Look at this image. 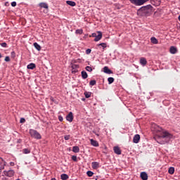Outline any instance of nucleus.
<instances>
[{"mask_svg":"<svg viewBox=\"0 0 180 180\" xmlns=\"http://www.w3.org/2000/svg\"><path fill=\"white\" fill-rule=\"evenodd\" d=\"M151 131L155 134L154 139L159 144H167L172 139V134L155 124H152Z\"/></svg>","mask_w":180,"mask_h":180,"instance_id":"f257e3e1","label":"nucleus"},{"mask_svg":"<svg viewBox=\"0 0 180 180\" xmlns=\"http://www.w3.org/2000/svg\"><path fill=\"white\" fill-rule=\"evenodd\" d=\"M29 134H30L31 137H32V139H36L37 140L41 139V135L35 129H30Z\"/></svg>","mask_w":180,"mask_h":180,"instance_id":"f03ea898","label":"nucleus"},{"mask_svg":"<svg viewBox=\"0 0 180 180\" xmlns=\"http://www.w3.org/2000/svg\"><path fill=\"white\" fill-rule=\"evenodd\" d=\"M129 2L136 6H141V5H144L146 2H148V0H129Z\"/></svg>","mask_w":180,"mask_h":180,"instance_id":"7ed1b4c3","label":"nucleus"},{"mask_svg":"<svg viewBox=\"0 0 180 180\" xmlns=\"http://www.w3.org/2000/svg\"><path fill=\"white\" fill-rule=\"evenodd\" d=\"M153 9V6L151 5H147V6H144L141 7L138 11L139 12H143V13H147V12H148V11H151Z\"/></svg>","mask_w":180,"mask_h":180,"instance_id":"20e7f679","label":"nucleus"},{"mask_svg":"<svg viewBox=\"0 0 180 180\" xmlns=\"http://www.w3.org/2000/svg\"><path fill=\"white\" fill-rule=\"evenodd\" d=\"M4 174L6 176H8L9 178H12V176H13V175H15V171H13V170H8V171L5 170L4 172Z\"/></svg>","mask_w":180,"mask_h":180,"instance_id":"39448f33","label":"nucleus"},{"mask_svg":"<svg viewBox=\"0 0 180 180\" xmlns=\"http://www.w3.org/2000/svg\"><path fill=\"white\" fill-rule=\"evenodd\" d=\"M5 165H6V162L2 158H0V171L5 169Z\"/></svg>","mask_w":180,"mask_h":180,"instance_id":"423d86ee","label":"nucleus"},{"mask_svg":"<svg viewBox=\"0 0 180 180\" xmlns=\"http://www.w3.org/2000/svg\"><path fill=\"white\" fill-rule=\"evenodd\" d=\"M66 120H68V122H72L74 120V115H72V112H70L69 114L66 116Z\"/></svg>","mask_w":180,"mask_h":180,"instance_id":"0eeeda50","label":"nucleus"},{"mask_svg":"<svg viewBox=\"0 0 180 180\" xmlns=\"http://www.w3.org/2000/svg\"><path fill=\"white\" fill-rule=\"evenodd\" d=\"M139 63L141 64V65H142V67H146V65H147V59H146V58H141Z\"/></svg>","mask_w":180,"mask_h":180,"instance_id":"6e6552de","label":"nucleus"},{"mask_svg":"<svg viewBox=\"0 0 180 180\" xmlns=\"http://www.w3.org/2000/svg\"><path fill=\"white\" fill-rule=\"evenodd\" d=\"M97 33H98V34L96 35L94 41H99V40H101V39H102V32L98 31Z\"/></svg>","mask_w":180,"mask_h":180,"instance_id":"1a4fd4ad","label":"nucleus"},{"mask_svg":"<svg viewBox=\"0 0 180 180\" xmlns=\"http://www.w3.org/2000/svg\"><path fill=\"white\" fill-rule=\"evenodd\" d=\"M139 142H140V135L136 134L133 138V143H134L135 144H138V143Z\"/></svg>","mask_w":180,"mask_h":180,"instance_id":"9d476101","label":"nucleus"},{"mask_svg":"<svg viewBox=\"0 0 180 180\" xmlns=\"http://www.w3.org/2000/svg\"><path fill=\"white\" fill-rule=\"evenodd\" d=\"M113 150L114 153L117 155H120V154H122V150H120V148L119 146H115L113 148Z\"/></svg>","mask_w":180,"mask_h":180,"instance_id":"9b49d317","label":"nucleus"},{"mask_svg":"<svg viewBox=\"0 0 180 180\" xmlns=\"http://www.w3.org/2000/svg\"><path fill=\"white\" fill-rule=\"evenodd\" d=\"M103 72H105V74H113V71L109 69L108 66L103 68Z\"/></svg>","mask_w":180,"mask_h":180,"instance_id":"f8f14e48","label":"nucleus"},{"mask_svg":"<svg viewBox=\"0 0 180 180\" xmlns=\"http://www.w3.org/2000/svg\"><path fill=\"white\" fill-rule=\"evenodd\" d=\"M141 178L142 180H147V179H148V175L147 174V173L146 172H142L141 173Z\"/></svg>","mask_w":180,"mask_h":180,"instance_id":"ddd939ff","label":"nucleus"},{"mask_svg":"<svg viewBox=\"0 0 180 180\" xmlns=\"http://www.w3.org/2000/svg\"><path fill=\"white\" fill-rule=\"evenodd\" d=\"M90 143L93 147H99V143L96 140L90 139Z\"/></svg>","mask_w":180,"mask_h":180,"instance_id":"4468645a","label":"nucleus"},{"mask_svg":"<svg viewBox=\"0 0 180 180\" xmlns=\"http://www.w3.org/2000/svg\"><path fill=\"white\" fill-rule=\"evenodd\" d=\"M91 167L93 169H98V168H99V162H91Z\"/></svg>","mask_w":180,"mask_h":180,"instance_id":"2eb2a0df","label":"nucleus"},{"mask_svg":"<svg viewBox=\"0 0 180 180\" xmlns=\"http://www.w3.org/2000/svg\"><path fill=\"white\" fill-rule=\"evenodd\" d=\"M169 51L171 54H176V51H178V50L175 46H171Z\"/></svg>","mask_w":180,"mask_h":180,"instance_id":"dca6fc26","label":"nucleus"},{"mask_svg":"<svg viewBox=\"0 0 180 180\" xmlns=\"http://www.w3.org/2000/svg\"><path fill=\"white\" fill-rule=\"evenodd\" d=\"M27 68L28 70H34V68H36V64L30 63V64L27 65Z\"/></svg>","mask_w":180,"mask_h":180,"instance_id":"f3484780","label":"nucleus"},{"mask_svg":"<svg viewBox=\"0 0 180 180\" xmlns=\"http://www.w3.org/2000/svg\"><path fill=\"white\" fill-rule=\"evenodd\" d=\"M39 6L40 8H44V9H49V4L46 3H40Z\"/></svg>","mask_w":180,"mask_h":180,"instance_id":"a211bd4d","label":"nucleus"},{"mask_svg":"<svg viewBox=\"0 0 180 180\" xmlns=\"http://www.w3.org/2000/svg\"><path fill=\"white\" fill-rule=\"evenodd\" d=\"M150 41L153 44H158V39L154 37L150 38Z\"/></svg>","mask_w":180,"mask_h":180,"instance_id":"6ab92c4d","label":"nucleus"},{"mask_svg":"<svg viewBox=\"0 0 180 180\" xmlns=\"http://www.w3.org/2000/svg\"><path fill=\"white\" fill-rule=\"evenodd\" d=\"M66 4L68 5H69L70 6H76L77 3H75V1H67Z\"/></svg>","mask_w":180,"mask_h":180,"instance_id":"aec40b11","label":"nucleus"},{"mask_svg":"<svg viewBox=\"0 0 180 180\" xmlns=\"http://www.w3.org/2000/svg\"><path fill=\"white\" fill-rule=\"evenodd\" d=\"M68 178H70V176L67 174H62L60 175V179H62V180H67V179H68Z\"/></svg>","mask_w":180,"mask_h":180,"instance_id":"412c9836","label":"nucleus"},{"mask_svg":"<svg viewBox=\"0 0 180 180\" xmlns=\"http://www.w3.org/2000/svg\"><path fill=\"white\" fill-rule=\"evenodd\" d=\"M34 47L36 49V50H37L38 51H40L41 50V46H40L39 45V44H37V42H34Z\"/></svg>","mask_w":180,"mask_h":180,"instance_id":"4be33fe9","label":"nucleus"},{"mask_svg":"<svg viewBox=\"0 0 180 180\" xmlns=\"http://www.w3.org/2000/svg\"><path fill=\"white\" fill-rule=\"evenodd\" d=\"M82 77L83 79H86V78H88V73H86L85 70L82 71Z\"/></svg>","mask_w":180,"mask_h":180,"instance_id":"5701e85b","label":"nucleus"},{"mask_svg":"<svg viewBox=\"0 0 180 180\" xmlns=\"http://www.w3.org/2000/svg\"><path fill=\"white\" fill-rule=\"evenodd\" d=\"M98 47H102L103 50H105V49H106V47H108V45L106 44V43H101L97 44Z\"/></svg>","mask_w":180,"mask_h":180,"instance_id":"b1692460","label":"nucleus"},{"mask_svg":"<svg viewBox=\"0 0 180 180\" xmlns=\"http://www.w3.org/2000/svg\"><path fill=\"white\" fill-rule=\"evenodd\" d=\"M168 172L170 174V175H172L175 172V168H174V167H170L169 168Z\"/></svg>","mask_w":180,"mask_h":180,"instance_id":"393cba45","label":"nucleus"},{"mask_svg":"<svg viewBox=\"0 0 180 180\" xmlns=\"http://www.w3.org/2000/svg\"><path fill=\"white\" fill-rule=\"evenodd\" d=\"M73 153H79V146H73L72 147Z\"/></svg>","mask_w":180,"mask_h":180,"instance_id":"a878e982","label":"nucleus"},{"mask_svg":"<svg viewBox=\"0 0 180 180\" xmlns=\"http://www.w3.org/2000/svg\"><path fill=\"white\" fill-rule=\"evenodd\" d=\"M108 82L109 85H110L111 84H113V82H115V78L108 77Z\"/></svg>","mask_w":180,"mask_h":180,"instance_id":"bb28decb","label":"nucleus"},{"mask_svg":"<svg viewBox=\"0 0 180 180\" xmlns=\"http://www.w3.org/2000/svg\"><path fill=\"white\" fill-rule=\"evenodd\" d=\"M84 33V30L82 29H78L75 30L76 34H82Z\"/></svg>","mask_w":180,"mask_h":180,"instance_id":"cd10ccee","label":"nucleus"},{"mask_svg":"<svg viewBox=\"0 0 180 180\" xmlns=\"http://www.w3.org/2000/svg\"><path fill=\"white\" fill-rule=\"evenodd\" d=\"M23 154H30V149L29 148H24L22 150Z\"/></svg>","mask_w":180,"mask_h":180,"instance_id":"c85d7f7f","label":"nucleus"},{"mask_svg":"<svg viewBox=\"0 0 180 180\" xmlns=\"http://www.w3.org/2000/svg\"><path fill=\"white\" fill-rule=\"evenodd\" d=\"M91 94H92V93H91V92L85 91V92H84L85 98H91Z\"/></svg>","mask_w":180,"mask_h":180,"instance_id":"c756f323","label":"nucleus"},{"mask_svg":"<svg viewBox=\"0 0 180 180\" xmlns=\"http://www.w3.org/2000/svg\"><path fill=\"white\" fill-rule=\"evenodd\" d=\"M89 85L94 86V85H96V80H91L89 82Z\"/></svg>","mask_w":180,"mask_h":180,"instance_id":"7c9ffc66","label":"nucleus"},{"mask_svg":"<svg viewBox=\"0 0 180 180\" xmlns=\"http://www.w3.org/2000/svg\"><path fill=\"white\" fill-rule=\"evenodd\" d=\"M85 70H86V71H88L89 72H92V68L90 67V66H86V67L85 68Z\"/></svg>","mask_w":180,"mask_h":180,"instance_id":"2f4dec72","label":"nucleus"},{"mask_svg":"<svg viewBox=\"0 0 180 180\" xmlns=\"http://www.w3.org/2000/svg\"><path fill=\"white\" fill-rule=\"evenodd\" d=\"M86 174L89 176H92L94 175V173L92 172V171H89V170L87 171Z\"/></svg>","mask_w":180,"mask_h":180,"instance_id":"473e14b6","label":"nucleus"},{"mask_svg":"<svg viewBox=\"0 0 180 180\" xmlns=\"http://www.w3.org/2000/svg\"><path fill=\"white\" fill-rule=\"evenodd\" d=\"M0 45L1 46V47H4V48L8 47V44L6 42H3L0 44Z\"/></svg>","mask_w":180,"mask_h":180,"instance_id":"72a5a7b5","label":"nucleus"},{"mask_svg":"<svg viewBox=\"0 0 180 180\" xmlns=\"http://www.w3.org/2000/svg\"><path fill=\"white\" fill-rule=\"evenodd\" d=\"M4 61H6V63H9V61H11V58H9V56H6Z\"/></svg>","mask_w":180,"mask_h":180,"instance_id":"f704fd0d","label":"nucleus"},{"mask_svg":"<svg viewBox=\"0 0 180 180\" xmlns=\"http://www.w3.org/2000/svg\"><path fill=\"white\" fill-rule=\"evenodd\" d=\"M11 55L13 58H15V57L16 56V53H15V51H12L11 53Z\"/></svg>","mask_w":180,"mask_h":180,"instance_id":"c9c22d12","label":"nucleus"},{"mask_svg":"<svg viewBox=\"0 0 180 180\" xmlns=\"http://www.w3.org/2000/svg\"><path fill=\"white\" fill-rule=\"evenodd\" d=\"M72 161H75V162H77V156L75 155L72 156Z\"/></svg>","mask_w":180,"mask_h":180,"instance_id":"e433bc0d","label":"nucleus"},{"mask_svg":"<svg viewBox=\"0 0 180 180\" xmlns=\"http://www.w3.org/2000/svg\"><path fill=\"white\" fill-rule=\"evenodd\" d=\"M58 120H59V122H63V120H64V118H63V116L59 115L58 116Z\"/></svg>","mask_w":180,"mask_h":180,"instance_id":"4c0bfd02","label":"nucleus"},{"mask_svg":"<svg viewBox=\"0 0 180 180\" xmlns=\"http://www.w3.org/2000/svg\"><path fill=\"white\" fill-rule=\"evenodd\" d=\"M91 51H92V50H91V49H88L86 51V54H91Z\"/></svg>","mask_w":180,"mask_h":180,"instance_id":"58836bf2","label":"nucleus"},{"mask_svg":"<svg viewBox=\"0 0 180 180\" xmlns=\"http://www.w3.org/2000/svg\"><path fill=\"white\" fill-rule=\"evenodd\" d=\"M11 6H13V8H15V6H16V1H13V2H11Z\"/></svg>","mask_w":180,"mask_h":180,"instance_id":"ea45409f","label":"nucleus"},{"mask_svg":"<svg viewBox=\"0 0 180 180\" xmlns=\"http://www.w3.org/2000/svg\"><path fill=\"white\" fill-rule=\"evenodd\" d=\"M26 122V120L25 118H20V123H25Z\"/></svg>","mask_w":180,"mask_h":180,"instance_id":"a19ab883","label":"nucleus"},{"mask_svg":"<svg viewBox=\"0 0 180 180\" xmlns=\"http://www.w3.org/2000/svg\"><path fill=\"white\" fill-rule=\"evenodd\" d=\"M96 33L94 32L91 34V35H90V37H96Z\"/></svg>","mask_w":180,"mask_h":180,"instance_id":"79ce46f5","label":"nucleus"},{"mask_svg":"<svg viewBox=\"0 0 180 180\" xmlns=\"http://www.w3.org/2000/svg\"><path fill=\"white\" fill-rule=\"evenodd\" d=\"M70 139V135H65V136H64V139L65 140H68Z\"/></svg>","mask_w":180,"mask_h":180,"instance_id":"37998d69","label":"nucleus"},{"mask_svg":"<svg viewBox=\"0 0 180 180\" xmlns=\"http://www.w3.org/2000/svg\"><path fill=\"white\" fill-rule=\"evenodd\" d=\"M93 133L97 136V137H99V134H98L96 131H94Z\"/></svg>","mask_w":180,"mask_h":180,"instance_id":"c03bdc74","label":"nucleus"},{"mask_svg":"<svg viewBox=\"0 0 180 180\" xmlns=\"http://www.w3.org/2000/svg\"><path fill=\"white\" fill-rule=\"evenodd\" d=\"M10 165H11V167H13V165H15V163L13 162H10Z\"/></svg>","mask_w":180,"mask_h":180,"instance_id":"a18cd8bd","label":"nucleus"},{"mask_svg":"<svg viewBox=\"0 0 180 180\" xmlns=\"http://www.w3.org/2000/svg\"><path fill=\"white\" fill-rule=\"evenodd\" d=\"M17 143H18L20 144V143H22V139H18V141H17Z\"/></svg>","mask_w":180,"mask_h":180,"instance_id":"49530a36","label":"nucleus"},{"mask_svg":"<svg viewBox=\"0 0 180 180\" xmlns=\"http://www.w3.org/2000/svg\"><path fill=\"white\" fill-rule=\"evenodd\" d=\"M8 5H9V2L6 1V2L5 3V6H8Z\"/></svg>","mask_w":180,"mask_h":180,"instance_id":"de8ad7c7","label":"nucleus"},{"mask_svg":"<svg viewBox=\"0 0 180 180\" xmlns=\"http://www.w3.org/2000/svg\"><path fill=\"white\" fill-rule=\"evenodd\" d=\"M160 4H161V0H158V5H160Z\"/></svg>","mask_w":180,"mask_h":180,"instance_id":"09e8293b","label":"nucleus"},{"mask_svg":"<svg viewBox=\"0 0 180 180\" xmlns=\"http://www.w3.org/2000/svg\"><path fill=\"white\" fill-rule=\"evenodd\" d=\"M0 58H2V54L0 53Z\"/></svg>","mask_w":180,"mask_h":180,"instance_id":"8fccbe9b","label":"nucleus"},{"mask_svg":"<svg viewBox=\"0 0 180 180\" xmlns=\"http://www.w3.org/2000/svg\"><path fill=\"white\" fill-rule=\"evenodd\" d=\"M51 180H57L56 178H52Z\"/></svg>","mask_w":180,"mask_h":180,"instance_id":"3c124183","label":"nucleus"},{"mask_svg":"<svg viewBox=\"0 0 180 180\" xmlns=\"http://www.w3.org/2000/svg\"><path fill=\"white\" fill-rule=\"evenodd\" d=\"M179 22H180V15H179V18H178Z\"/></svg>","mask_w":180,"mask_h":180,"instance_id":"603ef678","label":"nucleus"},{"mask_svg":"<svg viewBox=\"0 0 180 180\" xmlns=\"http://www.w3.org/2000/svg\"><path fill=\"white\" fill-rule=\"evenodd\" d=\"M96 180H98V179H96Z\"/></svg>","mask_w":180,"mask_h":180,"instance_id":"864d4df0","label":"nucleus"}]
</instances>
